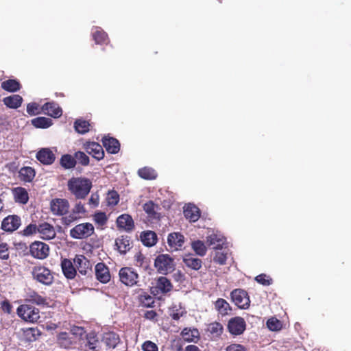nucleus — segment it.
Instances as JSON below:
<instances>
[{
	"instance_id": "1",
	"label": "nucleus",
	"mask_w": 351,
	"mask_h": 351,
	"mask_svg": "<svg viewBox=\"0 0 351 351\" xmlns=\"http://www.w3.org/2000/svg\"><path fill=\"white\" fill-rule=\"evenodd\" d=\"M67 188L76 199H84L90 191L92 182L86 178L73 177L68 180Z\"/></svg>"
},
{
	"instance_id": "2",
	"label": "nucleus",
	"mask_w": 351,
	"mask_h": 351,
	"mask_svg": "<svg viewBox=\"0 0 351 351\" xmlns=\"http://www.w3.org/2000/svg\"><path fill=\"white\" fill-rule=\"evenodd\" d=\"M31 274L34 280L44 285L49 286L53 282L54 277L51 271L43 265L33 267Z\"/></svg>"
},
{
	"instance_id": "3",
	"label": "nucleus",
	"mask_w": 351,
	"mask_h": 351,
	"mask_svg": "<svg viewBox=\"0 0 351 351\" xmlns=\"http://www.w3.org/2000/svg\"><path fill=\"white\" fill-rule=\"evenodd\" d=\"M18 316L26 322L35 323L40 319V311L29 304H21L16 309Z\"/></svg>"
},
{
	"instance_id": "4",
	"label": "nucleus",
	"mask_w": 351,
	"mask_h": 351,
	"mask_svg": "<svg viewBox=\"0 0 351 351\" xmlns=\"http://www.w3.org/2000/svg\"><path fill=\"white\" fill-rule=\"evenodd\" d=\"M120 282L128 287L138 285L139 276L136 270L130 267L120 269L119 271Z\"/></svg>"
},
{
	"instance_id": "5",
	"label": "nucleus",
	"mask_w": 351,
	"mask_h": 351,
	"mask_svg": "<svg viewBox=\"0 0 351 351\" xmlns=\"http://www.w3.org/2000/svg\"><path fill=\"white\" fill-rule=\"evenodd\" d=\"M95 228L92 223L86 222L76 225L70 230V236L75 239H84L93 235Z\"/></svg>"
},
{
	"instance_id": "6",
	"label": "nucleus",
	"mask_w": 351,
	"mask_h": 351,
	"mask_svg": "<svg viewBox=\"0 0 351 351\" xmlns=\"http://www.w3.org/2000/svg\"><path fill=\"white\" fill-rule=\"evenodd\" d=\"M154 266L159 273L167 274L174 269V261L168 254H160L155 259Z\"/></svg>"
},
{
	"instance_id": "7",
	"label": "nucleus",
	"mask_w": 351,
	"mask_h": 351,
	"mask_svg": "<svg viewBox=\"0 0 351 351\" xmlns=\"http://www.w3.org/2000/svg\"><path fill=\"white\" fill-rule=\"evenodd\" d=\"M245 319L239 316L232 317L227 324V329L230 334L234 337L242 335L246 329Z\"/></svg>"
},
{
	"instance_id": "8",
	"label": "nucleus",
	"mask_w": 351,
	"mask_h": 351,
	"mask_svg": "<svg viewBox=\"0 0 351 351\" xmlns=\"http://www.w3.org/2000/svg\"><path fill=\"white\" fill-rule=\"evenodd\" d=\"M29 253L34 258L43 260L49 254V247L42 241H34L29 246Z\"/></svg>"
},
{
	"instance_id": "9",
	"label": "nucleus",
	"mask_w": 351,
	"mask_h": 351,
	"mask_svg": "<svg viewBox=\"0 0 351 351\" xmlns=\"http://www.w3.org/2000/svg\"><path fill=\"white\" fill-rule=\"evenodd\" d=\"M230 295L232 302L239 308L246 309L250 306V298L245 290L241 289H234L231 292Z\"/></svg>"
},
{
	"instance_id": "10",
	"label": "nucleus",
	"mask_w": 351,
	"mask_h": 351,
	"mask_svg": "<svg viewBox=\"0 0 351 351\" xmlns=\"http://www.w3.org/2000/svg\"><path fill=\"white\" fill-rule=\"evenodd\" d=\"M50 209L55 215L62 216L69 209V201L66 199L55 198L50 202Z\"/></svg>"
},
{
	"instance_id": "11",
	"label": "nucleus",
	"mask_w": 351,
	"mask_h": 351,
	"mask_svg": "<svg viewBox=\"0 0 351 351\" xmlns=\"http://www.w3.org/2000/svg\"><path fill=\"white\" fill-rule=\"evenodd\" d=\"M21 224V219L19 216L8 215L3 219L1 228L5 232H13L20 227Z\"/></svg>"
},
{
	"instance_id": "12",
	"label": "nucleus",
	"mask_w": 351,
	"mask_h": 351,
	"mask_svg": "<svg viewBox=\"0 0 351 351\" xmlns=\"http://www.w3.org/2000/svg\"><path fill=\"white\" fill-rule=\"evenodd\" d=\"M73 263L77 270L82 275H86L88 271L92 270V264L90 261L82 254H77L73 258Z\"/></svg>"
},
{
	"instance_id": "13",
	"label": "nucleus",
	"mask_w": 351,
	"mask_h": 351,
	"mask_svg": "<svg viewBox=\"0 0 351 351\" xmlns=\"http://www.w3.org/2000/svg\"><path fill=\"white\" fill-rule=\"evenodd\" d=\"M84 149L94 158L97 160H101L104 158L105 153L103 147L96 142H86L84 144Z\"/></svg>"
},
{
	"instance_id": "14",
	"label": "nucleus",
	"mask_w": 351,
	"mask_h": 351,
	"mask_svg": "<svg viewBox=\"0 0 351 351\" xmlns=\"http://www.w3.org/2000/svg\"><path fill=\"white\" fill-rule=\"evenodd\" d=\"M96 278L101 283L106 284L110 282L111 275L108 267L104 263H98L95 267Z\"/></svg>"
},
{
	"instance_id": "15",
	"label": "nucleus",
	"mask_w": 351,
	"mask_h": 351,
	"mask_svg": "<svg viewBox=\"0 0 351 351\" xmlns=\"http://www.w3.org/2000/svg\"><path fill=\"white\" fill-rule=\"evenodd\" d=\"M184 243V237L180 232H172L168 235L167 243L172 251L181 250Z\"/></svg>"
},
{
	"instance_id": "16",
	"label": "nucleus",
	"mask_w": 351,
	"mask_h": 351,
	"mask_svg": "<svg viewBox=\"0 0 351 351\" xmlns=\"http://www.w3.org/2000/svg\"><path fill=\"white\" fill-rule=\"evenodd\" d=\"M143 208L150 219L159 220L160 219L161 215L159 212L160 208L158 204H155L153 201L149 200L145 203Z\"/></svg>"
},
{
	"instance_id": "17",
	"label": "nucleus",
	"mask_w": 351,
	"mask_h": 351,
	"mask_svg": "<svg viewBox=\"0 0 351 351\" xmlns=\"http://www.w3.org/2000/svg\"><path fill=\"white\" fill-rule=\"evenodd\" d=\"M61 268L64 276L67 279H73L76 276L77 271L74 263L69 258L61 260Z\"/></svg>"
},
{
	"instance_id": "18",
	"label": "nucleus",
	"mask_w": 351,
	"mask_h": 351,
	"mask_svg": "<svg viewBox=\"0 0 351 351\" xmlns=\"http://www.w3.org/2000/svg\"><path fill=\"white\" fill-rule=\"evenodd\" d=\"M37 160L43 165H49L53 163L56 156L49 148H42L36 156Z\"/></svg>"
},
{
	"instance_id": "19",
	"label": "nucleus",
	"mask_w": 351,
	"mask_h": 351,
	"mask_svg": "<svg viewBox=\"0 0 351 351\" xmlns=\"http://www.w3.org/2000/svg\"><path fill=\"white\" fill-rule=\"evenodd\" d=\"M102 143L109 154H116L120 150V143L115 138L105 136L102 138Z\"/></svg>"
},
{
	"instance_id": "20",
	"label": "nucleus",
	"mask_w": 351,
	"mask_h": 351,
	"mask_svg": "<svg viewBox=\"0 0 351 351\" xmlns=\"http://www.w3.org/2000/svg\"><path fill=\"white\" fill-rule=\"evenodd\" d=\"M38 232L40 234V237L45 240L52 239L56 235L53 226L47 222L38 225Z\"/></svg>"
},
{
	"instance_id": "21",
	"label": "nucleus",
	"mask_w": 351,
	"mask_h": 351,
	"mask_svg": "<svg viewBox=\"0 0 351 351\" xmlns=\"http://www.w3.org/2000/svg\"><path fill=\"white\" fill-rule=\"evenodd\" d=\"M57 343L60 347L64 349H69L75 344L76 341L70 333L61 332L57 336Z\"/></svg>"
},
{
	"instance_id": "22",
	"label": "nucleus",
	"mask_w": 351,
	"mask_h": 351,
	"mask_svg": "<svg viewBox=\"0 0 351 351\" xmlns=\"http://www.w3.org/2000/svg\"><path fill=\"white\" fill-rule=\"evenodd\" d=\"M132 242L130 237L121 235L115 240V245L121 254H125L132 248Z\"/></svg>"
},
{
	"instance_id": "23",
	"label": "nucleus",
	"mask_w": 351,
	"mask_h": 351,
	"mask_svg": "<svg viewBox=\"0 0 351 351\" xmlns=\"http://www.w3.org/2000/svg\"><path fill=\"white\" fill-rule=\"evenodd\" d=\"M42 109L45 114L53 118H58L62 114L61 108L58 104L54 102H47L45 104Z\"/></svg>"
},
{
	"instance_id": "24",
	"label": "nucleus",
	"mask_w": 351,
	"mask_h": 351,
	"mask_svg": "<svg viewBox=\"0 0 351 351\" xmlns=\"http://www.w3.org/2000/svg\"><path fill=\"white\" fill-rule=\"evenodd\" d=\"M101 341L107 348H114L120 342L119 335L114 332H108L104 334Z\"/></svg>"
},
{
	"instance_id": "25",
	"label": "nucleus",
	"mask_w": 351,
	"mask_h": 351,
	"mask_svg": "<svg viewBox=\"0 0 351 351\" xmlns=\"http://www.w3.org/2000/svg\"><path fill=\"white\" fill-rule=\"evenodd\" d=\"M117 226L127 231H131L134 228V221L132 217L128 214L120 215L117 219Z\"/></svg>"
},
{
	"instance_id": "26",
	"label": "nucleus",
	"mask_w": 351,
	"mask_h": 351,
	"mask_svg": "<svg viewBox=\"0 0 351 351\" xmlns=\"http://www.w3.org/2000/svg\"><path fill=\"white\" fill-rule=\"evenodd\" d=\"M184 215L190 221L195 222L200 217L199 209L196 206L189 204L184 208Z\"/></svg>"
},
{
	"instance_id": "27",
	"label": "nucleus",
	"mask_w": 351,
	"mask_h": 351,
	"mask_svg": "<svg viewBox=\"0 0 351 351\" xmlns=\"http://www.w3.org/2000/svg\"><path fill=\"white\" fill-rule=\"evenodd\" d=\"M85 347L93 351H98L99 341L95 332H90L85 335Z\"/></svg>"
},
{
	"instance_id": "28",
	"label": "nucleus",
	"mask_w": 351,
	"mask_h": 351,
	"mask_svg": "<svg viewBox=\"0 0 351 351\" xmlns=\"http://www.w3.org/2000/svg\"><path fill=\"white\" fill-rule=\"evenodd\" d=\"M14 201L21 204H26L29 200L27 190L23 187H16L12 190Z\"/></svg>"
},
{
	"instance_id": "29",
	"label": "nucleus",
	"mask_w": 351,
	"mask_h": 351,
	"mask_svg": "<svg viewBox=\"0 0 351 351\" xmlns=\"http://www.w3.org/2000/svg\"><path fill=\"white\" fill-rule=\"evenodd\" d=\"M183 262L186 267L193 270H199L202 266V261L192 254H187L184 256Z\"/></svg>"
},
{
	"instance_id": "30",
	"label": "nucleus",
	"mask_w": 351,
	"mask_h": 351,
	"mask_svg": "<svg viewBox=\"0 0 351 351\" xmlns=\"http://www.w3.org/2000/svg\"><path fill=\"white\" fill-rule=\"evenodd\" d=\"M184 340L187 342L197 343L199 339V332L197 328H185L181 332Z\"/></svg>"
},
{
	"instance_id": "31",
	"label": "nucleus",
	"mask_w": 351,
	"mask_h": 351,
	"mask_svg": "<svg viewBox=\"0 0 351 351\" xmlns=\"http://www.w3.org/2000/svg\"><path fill=\"white\" fill-rule=\"evenodd\" d=\"M140 237L143 244L147 247L154 246L158 241L156 234L151 230L143 232Z\"/></svg>"
},
{
	"instance_id": "32",
	"label": "nucleus",
	"mask_w": 351,
	"mask_h": 351,
	"mask_svg": "<svg viewBox=\"0 0 351 351\" xmlns=\"http://www.w3.org/2000/svg\"><path fill=\"white\" fill-rule=\"evenodd\" d=\"M3 102L8 108L16 109L19 108L23 102V98L19 95H12L3 99Z\"/></svg>"
},
{
	"instance_id": "33",
	"label": "nucleus",
	"mask_w": 351,
	"mask_h": 351,
	"mask_svg": "<svg viewBox=\"0 0 351 351\" xmlns=\"http://www.w3.org/2000/svg\"><path fill=\"white\" fill-rule=\"evenodd\" d=\"M156 288L158 289L160 293H167L172 290L173 285L167 278L160 276L156 280Z\"/></svg>"
},
{
	"instance_id": "34",
	"label": "nucleus",
	"mask_w": 351,
	"mask_h": 351,
	"mask_svg": "<svg viewBox=\"0 0 351 351\" xmlns=\"http://www.w3.org/2000/svg\"><path fill=\"white\" fill-rule=\"evenodd\" d=\"M35 170L30 167H23L19 171V176L21 180L25 182H30L35 177Z\"/></svg>"
},
{
	"instance_id": "35",
	"label": "nucleus",
	"mask_w": 351,
	"mask_h": 351,
	"mask_svg": "<svg viewBox=\"0 0 351 351\" xmlns=\"http://www.w3.org/2000/svg\"><path fill=\"white\" fill-rule=\"evenodd\" d=\"M93 39L97 45H105L109 43L108 34L101 28L97 29L92 34Z\"/></svg>"
},
{
	"instance_id": "36",
	"label": "nucleus",
	"mask_w": 351,
	"mask_h": 351,
	"mask_svg": "<svg viewBox=\"0 0 351 351\" xmlns=\"http://www.w3.org/2000/svg\"><path fill=\"white\" fill-rule=\"evenodd\" d=\"M1 88L8 92H16L21 88V84L16 80L9 79L1 83Z\"/></svg>"
},
{
	"instance_id": "37",
	"label": "nucleus",
	"mask_w": 351,
	"mask_h": 351,
	"mask_svg": "<svg viewBox=\"0 0 351 351\" xmlns=\"http://www.w3.org/2000/svg\"><path fill=\"white\" fill-rule=\"evenodd\" d=\"M215 308L222 315H228V311L231 310V307L228 302L223 299L218 298L215 302Z\"/></svg>"
},
{
	"instance_id": "38",
	"label": "nucleus",
	"mask_w": 351,
	"mask_h": 351,
	"mask_svg": "<svg viewBox=\"0 0 351 351\" xmlns=\"http://www.w3.org/2000/svg\"><path fill=\"white\" fill-rule=\"evenodd\" d=\"M32 124L36 128H47L53 124L51 119L39 117L32 120Z\"/></svg>"
},
{
	"instance_id": "39",
	"label": "nucleus",
	"mask_w": 351,
	"mask_h": 351,
	"mask_svg": "<svg viewBox=\"0 0 351 351\" xmlns=\"http://www.w3.org/2000/svg\"><path fill=\"white\" fill-rule=\"evenodd\" d=\"M60 165L66 169L73 168L76 165L75 156H73L70 154L62 155L60 158Z\"/></svg>"
},
{
	"instance_id": "40",
	"label": "nucleus",
	"mask_w": 351,
	"mask_h": 351,
	"mask_svg": "<svg viewBox=\"0 0 351 351\" xmlns=\"http://www.w3.org/2000/svg\"><path fill=\"white\" fill-rule=\"evenodd\" d=\"M138 175L145 180H154L157 177L156 171L150 167H145L139 169L138 171Z\"/></svg>"
},
{
	"instance_id": "41",
	"label": "nucleus",
	"mask_w": 351,
	"mask_h": 351,
	"mask_svg": "<svg viewBox=\"0 0 351 351\" xmlns=\"http://www.w3.org/2000/svg\"><path fill=\"white\" fill-rule=\"evenodd\" d=\"M28 298L29 302L38 305H44L47 303V298L35 291H32L28 293Z\"/></svg>"
},
{
	"instance_id": "42",
	"label": "nucleus",
	"mask_w": 351,
	"mask_h": 351,
	"mask_svg": "<svg viewBox=\"0 0 351 351\" xmlns=\"http://www.w3.org/2000/svg\"><path fill=\"white\" fill-rule=\"evenodd\" d=\"M191 247L196 254L204 256L206 254L207 248L204 243L200 240L193 241Z\"/></svg>"
},
{
	"instance_id": "43",
	"label": "nucleus",
	"mask_w": 351,
	"mask_h": 351,
	"mask_svg": "<svg viewBox=\"0 0 351 351\" xmlns=\"http://www.w3.org/2000/svg\"><path fill=\"white\" fill-rule=\"evenodd\" d=\"M207 330L213 337H219L222 334L223 328L221 324L215 322L208 325Z\"/></svg>"
},
{
	"instance_id": "44",
	"label": "nucleus",
	"mask_w": 351,
	"mask_h": 351,
	"mask_svg": "<svg viewBox=\"0 0 351 351\" xmlns=\"http://www.w3.org/2000/svg\"><path fill=\"white\" fill-rule=\"evenodd\" d=\"M90 123L88 121L77 119L75 121L74 128L77 132L80 134H85L89 131Z\"/></svg>"
},
{
	"instance_id": "45",
	"label": "nucleus",
	"mask_w": 351,
	"mask_h": 351,
	"mask_svg": "<svg viewBox=\"0 0 351 351\" xmlns=\"http://www.w3.org/2000/svg\"><path fill=\"white\" fill-rule=\"evenodd\" d=\"M140 303L145 307H152L154 304V299L146 292H143L138 295Z\"/></svg>"
},
{
	"instance_id": "46",
	"label": "nucleus",
	"mask_w": 351,
	"mask_h": 351,
	"mask_svg": "<svg viewBox=\"0 0 351 351\" xmlns=\"http://www.w3.org/2000/svg\"><path fill=\"white\" fill-rule=\"evenodd\" d=\"M93 220L98 226H104L107 223L108 217L106 213L99 211L93 215Z\"/></svg>"
},
{
	"instance_id": "47",
	"label": "nucleus",
	"mask_w": 351,
	"mask_h": 351,
	"mask_svg": "<svg viewBox=\"0 0 351 351\" xmlns=\"http://www.w3.org/2000/svg\"><path fill=\"white\" fill-rule=\"evenodd\" d=\"M70 335L72 337H78L80 339L84 340V336L85 337L86 333L84 328L77 326H73L70 329Z\"/></svg>"
},
{
	"instance_id": "48",
	"label": "nucleus",
	"mask_w": 351,
	"mask_h": 351,
	"mask_svg": "<svg viewBox=\"0 0 351 351\" xmlns=\"http://www.w3.org/2000/svg\"><path fill=\"white\" fill-rule=\"evenodd\" d=\"M106 201L108 206H116L119 202V195L114 191L112 190L108 193Z\"/></svg>"
},
{
	"instance_id": "49",
	"label": "nucleus",
	"mask_w": 351,
	"mask_h": 351,
	"mask_svg": "<svg viewBox=\"0 0 351 351\" xmlns=\"http://www.w3.org/2000/svg\"><path fill=\"white\" fill-rule=\"evenodd\" d=\"M282 323L276 317H271L267 321V326L271 331H278L282 328Z\"/></svg>"
},
{
	"instance_id": "50",
	"label": "nucleus",
	"mask_w": 351,
	"mask_h": 351,
	"mask_svg": "<svg viewBox=\"0 0 351 351\" xmlns=\"http://www.w3.org/2000/svg\"><path fill=\"white\" fill-rule=\"evenodd\" d=\"M74 154L76 162H78L83 166H88L89 165V157L84 152L78 151L76 152Z\"/></svg>"
},
{
	"instance_id": "51",
	"label": "nucleus",
	"mask_w": 351,
	"mask_h": 351,
	"mask_svg": "<svg viewBox=\"0 0 351 351\" xmlns=\"http://www.w3.org/2000/svg\"><path fill=\"white\" fill-rule=\"evenodd\" d=\"M227 253L221 250L216 251L213 257V261L221 265H223L226 263Z\"/></svg>"
},
{
	"instance_id": "52",
	"label": "nucleus",
	"mask_w": 351,
	"mask_h": 351,
	"mask_svg": "<svg viewBox=\"0 0 351 351\" xmlns=\"http://www.w3.org/2000/svg\"><path fill=\"white\" fill-rule=\"evenodd\" d=\"M80 218V216L75 215L73 213H71L69 215L62 217L61 219L62 224L65 226H69L74 221H77Z\"/></svg>"
},
{
	"instance_id": "53",
	"label": "nucleus",
	"mask_w": 351,
	"mask_h": 351,
	"mask_svg": "<svg viewBox=\"0 0 351 351\" xmlns=\"http://www.w3.org/2000/svg\"><path fill=\"white\" fill-rule=\"evenodd\" d=\"M255 280L264 286H269L273 282L272 278L265 274H261L256 276Z\"/></svg>"
},
{
	"instance_id": "54",
	"label": "nucleus",
	"mask_w": 351,
	"mask_h": 351,
	"mask_svg": "<svg viewBox=\"0 0 351 351\" xmlns=\"http://www.w3.org/2000/svg\"><path fill=\"white\" fill-rule=\"evenodd\" d=\"M134 261H135V265L137 267H144L147 268V265L146 263V258L144 256V255L141 252H138L134 255Z\"/></svg>"
},
{
	"instance_id": "55",
	"label": "nucleus",
	"mask_w": 351,
	"mask_h": 351,
	"mask_svg": "<svg viewBox=\"0 0 351 351\" xmlns=\"http://www.w3.org/2000/svg\"><path fill=\"white\" fill-rule=\"evenodd\" d=\"M38 226L36 224L28 225L23 230V235L28 237L38 232Z\"/></svg>"
},
{
	"instance_id": "56",
	"label": "nucleus",
	"mask_w": 351,
	"mask_h": 351,
	"mask_svg": "<svg viewBox=\"0 0 351 351\" xmlns=\"http://www.w3.org/2000/svg\"><path fill=\"white\" fill-rule=\"evenodd\" d=\"M142 350L143 351H158V348L155 343L146 341L142 345Z\"/></svg>"
},
{
	"instance_id": "57",
	"label": "nucleus",
	"mask_w": 351,
	"mask_h": 351,
	"mask_svg": "<svg viewBox=\"0 0 351 351\" xmlns=\"http://www.w3.org/2000/svg\"><path fill=\"white\" fill-rule=\"evenodd\" d=\"M0 308L2 311L7 314L12 312V305L8 300H4L0 303Z\"/></svg>"
},
{
	"instance_id": "58",
	"label": "nucleus",
	"mask_w": 351,
	"mask_h": 351,
	"mask_svg": "<svg viewBox=\"0 0 351 351\" xmlns=\"http://www.w3.org/2000/svg\"><path fill=\"white\" fill-rule=\"evenodd\" d=\"M27 112L30 115H36L39 113L38 105L36 103H29L27 106Z\"/></svg>"
},
{
	"instance_id": "59",
	"label": "nucleus",
	"mask_w": 351,
	"mask_h": 351,
	"mask_svg": "<svg viewBox=\"0 0 351 351\" xmlns=\"http://www.w3.org/2000/svg\"><path fill=\"white\" fill-rule=\"evenodd\" d=\"M226 351H247L244 346L239 343H232L228 346Z\"/></svg>"
},
{
	"instance_id": "60",
	"label": "nucleus",
	"mask_w": 351,
	"mask_h": 351,
	"mask_svg": "<svg viewBox=\"0 0 351 351\" xmlns=\"http://www.w3.org/2000/svg\"><path fill=\"white\" fill-rule=\"evenodd\" d=\"M86 211L84 206L81 202H78L75 204L71 212L75 214V215H79L80 214H84Z\"/></svg>"
},
{
	"instance_id": "61",
	"label": "nucleus",
	"mask_w": 351,
	"mask_h": 351,
	"mask_svg": "<svg viewBox=\"0 0 351 351\" xmlns=\"http://www.w3.org/2000/svg\"><path fill=\"white\" fill-rule=\"evenodd\" d=\"M8 250V245L5 243H0V257L3 259L8 258V254L7 251Z\"/></svg>"
},
{
	"instance_id": "62",
	"label": "nucleus",
	"mask_w": 351,
	"mask_h": 351,
	"mask_svg": "<svg viewBox=\"0 0 351 351\" xmlns=\"http://www.w3.org/2000/svg\"><path fill=\"white\" fill-rule=\"evenodd\" d=\"M186 313L184 311H181L179 309H176V311L173 310L172 313L170 314L171 317L174 320H178L180 317L184 316Z\"/></svg>"
},
{
	"instance_id": "63",
	"label": "nucleus",
	"mask_w": 351,
	"mask_h": 351,
	"mask_svg": "<svg viewBox=\"0 0 351 351\" xmlns=\"http://www.w3.org/2000/svg\"><path fill=\"white\" fill-rule=\"evenodd\" d=\"M99 199L98 195L93 194L88 200V204L93 207H97L99 205Z\"/></svg>"
},
{
	"instance_id": "64",
	"label": "nucleus",
	"mask_w": 351,
	"mask_h": 351,
	"mask_svg": "<svg viewBox=\"0 0 351 351\" xmlns=\"http://www.w3.org/2000/svg\"><path fill=\"white\" fill-rule=\"evenodd\" d=\"M156 317L157 313L154 310L147 311L144 315V317L149 320H154Z\"/></svg>"
}]
</instances>
